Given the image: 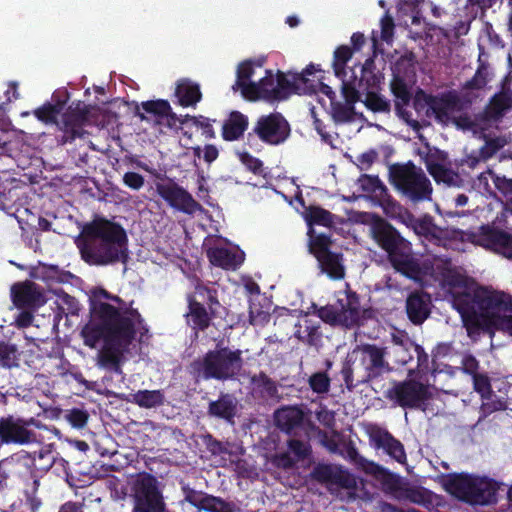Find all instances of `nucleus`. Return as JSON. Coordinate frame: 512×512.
Masks as SVG:
<instances>
[{
	"instance_id": "473e14b6",
	"label": "nucleus",
	"mask_w": 512,
	"mask_h": 512,
	"mask_svg": "<svg viewBox=\"0 0 512 512\" xmlns=\"http://www.w3.org/2000/svg\"><path fill=\"white\" fill-rule=\"evenodd\" d=\"M248 119L239 112H232L229 119L223 125V137L226 140L233 141L243 135L247 129Z\"/></svg>"
},
{
	"instance_id": "1a4fd4ad",
	"label": "nucleus",
	"mask_w": 512,
	"mask_h": 512,
	"mask_svg": "<svg viewBox=\"0 0 512 512\" xmlns=\"http://www.w3.org/2000/svg\"><path fill=\"white\" fill-rule=\"evenodd\" d=\"M242 364L241 351L223 348L207 353L201 363V370L206 379L226 380L237 375Z\"/></svg>"
},
{
	"instance_id": "c03bdc74",
	"label": "nucleus",
	"mask_w": 512,
	"mask_h": 512,
	"mask_svg": "<svg viewBox=\"0 0 512 512\" xmlns=\"http://www.w3.org/2000/svg\"><path fill=\"white\" fill-rule=\"evenodd\" d=\"M18 364V351L12 344L0 342V366L11 368Z\"/></svg>"
},
{
	"instance_id": "c9c22d12",
	"label": "nucleus",
	"mask_w": 512,
	"mask_h": 512,
	"mask_svg": "<svg viewBox=\"0 0 512 512\" xmlns=\"http://www.w3.org/2000/svg\"><path fill=\"white\" fill-rule=\"evenodd\" d=\"M322 470L325 476L332 478L335 483L345 489L353 490L357 487L356 477L341 467H324Z\"/></svg>"
},
{
	"instance_id": "0e129e2a",
	"label": "nucleus",
	"mask_w": 512,
	"mask_h": 512,
	"mask_svg": "<svg viewBox=\"0 0 512 512\" xmlns=\"http://www.w3.org/2000/svg\"><path fill=\"white\" fill-rule=\"evenodd\" d=\"M377 152L374 150H369L357 157V165L361 170H367L377 159Z\"/></svg>"
},
{
	"instance_id": "f704fd0d",
	"label": "nucleus",
	"mask_w": 512,
	"mask_h": 512,
	"mask_svg": "<svg viewBox=\"0 0 512 512\" xmlns=\"http://www.w3.org/2000/svg\"><path fill=\"white\" fill-rule=\"evenodd\" d=\"M358 187L362 192L378 199H383L387 195L386 186L377 176L362 175L357 181Z\"/></svg>"
},
{
	"instance_id": "680f3d73",
	"label": "nucleus",
	"mask_w": 512,
	"mask_h": 512,
	"mask_svg": "<svg viewBox=\"0 0 512 512\" xmlns=\"http://www.w3.org/2000/svg\"><path fill=\"white\" fill-rule=\"evenodd\" d=\"M123 182L133 190H139L144 185V178L138 173L127 172L123 176Z\"/></svg>"
},
{
	"instance_id": "09e8293b",
	"label": "nucleus",
	"mask_w": 512,
	"mask_h": 512,
	"mask_svg": "<svg viewBox=\"0 0 512 512\" xmlns=\"http://www.w3.org/2000/svg\"><path fill=\"white\" fill-rule=\"evenodd\" d=\"M61 111L60 105L44 104L34 111V115L44 123H53Z\"/></svg>"
},
{
	"instance_id": "7c9ffc66",
	"label": "nucleus",
	"mask_w": 512,
	"mask_h": 512,
	"mask_svg": "<svg viewBox=\"0 0 512 512\" xmlns=\"http://www.w3.org/2000/svg\"><path fill=\"white\" fill-rule=\"evenodd\" d=\"M274 417L277 426L288 432L301 424L303 411L296 406L283 407L275 412Z\"/></svg>"
},
{
	"instance_id": "cd10ccee",
	"label": "nucleus",
	"mask_w": 512,
	"mask_h": 512,
	"mask_svg": "<svg viewBox=\"0 0 512 512\" xmlns=\"http://www.w3.org/2000/svg\"><path fill=\"white\" fill-rule=\"evenodd\" d=\"M406 309L409 319L420 324L429 314V299L425 295L413 293L407 299Z\"/></svg>"
},
{
	"instance_id": "393cba45",
	"label": "nucleus",
	"mask_w": 512,
	"mask_h": 512,
	"mask_svg": "<svg viewBox=\"0 0 512 512\" xmlns=\"http://www.w3.org/2000/svg\"><path fill=\"white\" fill-rule=\"evenodd\" d=\"M361 353V361L368 372L369 377H376L389 370L388 363L384 360L386 349L379 348L375 345H363L359 348Z\"/></svg>"
},
{
	"instance_id": "c85d7f7f",
	"label": "nucleus",
	"mask_w": 512,
	"mask_h": 512,
	"mask_svg": "<svg viewBox=\"0 0 512 512\" xmlns=\"http://www.w3.org/2000/svg\"><path fill=\"white\" fill-rule=\"evenodd\" d=\"M237 404V400L234 396L223 394L218 400L210 402L208 412L214 417L231 421L236 415Z\"/></svg>"
},
{
	"instance_id": "a18cd8bd",
	"label": "nucleus",
	"mask_w": 512,
	"mask_h": 512,
	"mask_svg": "<svg viewBox=\"0 0 512 512\" xmlns=\"http://www.w3.org/2000/svg\"><path fill=\"white\" fill-rule=\"evenodd\" d=\"M497 175L491 170L481 173L474 181V187L483 194H494L493 186Z\"/></svg>"
},
{
	"instance_id": "2eb2a0df",
	"label": "nucleus",
	"mask_w": 512,
	"mask_h": 512,
	"mask_svg": "<svg viewBox=\"0 0 512 512\" xmlns=\"http://www.w3.org/2000/svg\"><path fill=\"white\" fill-rule=\"evenodd\" d=\"M33 418L26 420L13 415L0 418V447L4 444L27 445L36 441V434L29 429Z\"/></svg>"
},
{
	"instance_id": "20e7f679",
	"label": "nucleus",
	"mask_w": 512,
	"mask_h": 512,
	"mask_svg": "<svg viewBox=\"0 0 512 512\" xmlns=\"http://www.w3.org/2000/svg\"><path fill=\"white\" fill-rule=\"evenodd\" d=\"M370 234L373 239L388 253L389 260L393 267L408 277L418 279L421 275H431L444 284V277L440 273L443 265L438 267V261L452 263L446 259L436 257L433 259L430 268L422 270L420 264L411 255L409 243L399 236L397 231L384 220L377 218L370 226Z\"/></svg>"
},
{
	"instance_id": "dca6fc26",
	"label": "nucleus",
	"mask_w": 512,
	"mask_h": 512,
	"mask_svg": "<svg viewBox=\"0 0 512 512\" xmlns=\"http://www.w3.org/2000/svg\"><path fill=\"white\" fill-rule=\"evenodd\" d=\"M310 251L317 258L322 271L333 279L344 277V266L338 254L329 251L330 239L325 235L314 236L313 230L309 231Z\"/></svg>"
},
{
	"instance_id": "79ce46f5",
	"label": "nucleus",
	"mask_w": 512,
	"mask_h": 512,
	"mask_svg": "<svg viewBox=\"0 0 512 512\" xmlns=\"http://www.w3.org/2000/svg\"><path fill=\"white\" fill-rule=\"evenodd\" d=\"M38 466L42 470H49L58 460V454L54 451L52 444L45 445L37 452ZM61 463L64 462L62 458L59 459Z\"/></svg>"
},
{
	"instance_id": "7ed1b4c3",
	"label": "nucleus",
	"mask_w": 512,
	"mask_h": 512,
	"mask_svg": "<svg viewBox=\"0 0 512 512\" xmlns=\"http://www.w3.org/2000/svg\"><path fill=\"white\" fill-rule=\"evenodd\" d=\"M127 243V235L121 225L95 219L84 226L78 245L82 258L88 264L109 265L126 261Z\"/></svg>"
},
{
	"instance_id": "39448f33",
	"label": "nucleus",
	"mask_w": 512,
	"mask_h": 512,
	"mask_svg": "<svg viewBox=\"0 0 512 512\" xmlns=\"http://www.w3.org/2000/svg\"><path fill=\"white\" fill-rule=\"evenodd\" d=\"M445 490L470 505L496 503L499 484L488 478L469 474L450 475L443 481Z\"/></svg>"
},
{
	"instance_id": "bf43d9fd",
	"label": "nucleus",
	"mask_w": 512,
	"mask_h": 512,
	"mask_svg": "<svg viewBox=\"0 0 512 512\" xmlns=\"http://www.w3.org/2000/svg\"><path fill=\"white\" fill-rule=\"evenodd\" d=\"M381 25V39L387 43L392 41L394 32L393 19L388 15H385L380 22Z\"/></svg>"
},
{
	"instance_id": "9d476101",
	"label": "nucleus",
	"mask_w": 512,
	"mask_h": 512,
	"mask_svg": "<svg viewBox=\"0 0 512 512\" xmlns=\"http://www.w3.org/2000/svg\"><path fill=\"white\" fill-rule=\"evenodd\" d=\"M360 305L355 294L342 293L336 306H325L318 310V316L331 325L350 327L357 324L360 318Z\"/></svg>"
},
{
	"instance_id": "e2e57ef3",
	"label": "nucleus",
	"mask_w": 512,
	"mask_h": 512,
	"mask_svg": "<svg viewBox=\"0 0 512 512\" xmlns=\"http://www.w3.org/2000/svg\"><path fill=\"white\" fill-rule=\"evenodd\" d=\"M182 490L184 493V500L186 502L190 503L191 505L199 508L201 505L204 493L200 492V491H196L194 489H191L187 486H184L182 488Z\"/></svg>"
},
{
	"instance_id": "6e6552de",
	"label": "nucleus",
	"mask_w": 512,
	"mask_h": 512,
	"mask_svg": "<svg viewBox=\"0 0 512 512\" xmlns=\"http://www.w3.org/2000/svg\"><path fill=\"white\" fill-rule=\"evenodd\" d=\"M392 178L395 187L410 201L416 203L431 199L432 185L421 168L400 166L394 170Z\"/></svg>"
},
{
	"instance_id": "4be33fe9",
	"label": "nucleus",
	"mask_w": 512,
	"mask_h": 512,
	"mask_svg": "<svg viewBox=\"0 0 512 512\" xmlns=\"http://www.w3.org/2000/svg\"><path fill=\"white\" fill-rule=\"evenodd\" d=\"M426 167L437 183H443L449 187H460L461 177L449 169L445 164L444 155L438 151L427 155L425 158Z\"/></svg>"
},
{
	"instance_id": "69168bd1",
	"label": "nucleus",
	"mask_w": 512,
	"mask_h": 512,
	"mask_svg": "<svg viewBox=\"0 0 512 512\" xmlns=\"http://www.w3.org/2000/svg\"><path fill=\"white\" fill-rule=\"evenodd\" d=\"M487 73L482 70H478L470 81H468L465 85L468 89H482L487 84Z\"/></svg>"
},
{
	"instance_id": "338daca9",
	"label": "nucleus",
	"mask_w": 512,
	"mask_h": 512,
	"mask_svg": "<svg viewBox=\"0 0 512 512\" xmlns=\"http://www.w3.org/2000/svg\"><path fill=\"white\" fill-rule=\"evenodd\" d=\"M191 120H192L194 126L196 127V129L200 130L201 133L206 138L213 137V135H214L213 128H212V125L210 124V122L207 119H205L203 117H200V118L193 117Z\"/></svg>"
},
{
	"instance_id": "a211bd4d",
	"label": "nucleus",
	"mask_w": 512,
	"mask_h": 512,
	"mask_svg": "<svg viewBox=\"0 0 512 512\" xmlns=\"http://www.w3.org/2000/svg\"><path fill=\"white\" fill-rule=\"evenodd\" d=\"M365 433L373 447L382 449L399 463L406 461V453L402 443L395 439L386 429L376 424H367L365 426Z\"/></svg>"
},
{
	"instance_id": "f257e3e1",
	"label": "nucleus",
	"mask_w": 512,
	"mask_h": 512,
	"mask_svg": "<svg viewBox=\"0 0 512 512\" xmlns=\"http://www.w3.org/2000/svg\"><path fill=\"white\" fill-rule=\"evenodd\" d=\"M141 316L136 309L126 304L118 296L98 288L92 291L90 303V320L82 328L84 344L96 349L100 340L103 347L97 353L100 367L111 368L120 372L119 363L127 350Z\"/></svg>"
},
{
	"instance_id": "4d7b16f0",
	"label": "nucleus",
	"mask_w": 512,
	"mask_h": 512,
	"mask_svg": "<svg viewBox=\"0 0 512 512\" xmlns=\"http://www.w3.org/2000/svg\"><path fill=\"white\" fill-rule=\"evenodd\" d=\"M69 423L75 428H82L86 425L88 414L80 409H72L66 415Z\"/></svg>"
},
{
	"instance_id": "37998d69",
	"label": "nucleus",
	"mask_w": 512,
	"mask_h": 512,
	"mask_svg": "<svg viewBox=\"0 0 512 512\" xmlns=\"http://www.w3.org/2000/svg\"><path fill=\"white\" fill-rule=\"evenodd\" d=\"M295 336L310 345H316L320 339L318 328L314 325H310L308 319H304L303 323L299 324V327L295 332Z\"/></svg>"
},
{
	"instance_id": "2f4dec72",
	"label": "nucleus",
	"mask_w": 512,
	"mask_h": 512,
	"mask_svg": "<svg viewBox=\"0 0 512 512\" xmlns=\"http://www.w3.org/2000/svg\"><path fill=\"white\" fill-rule=\"evenodd\" d=\"M347 458L366 474L381 480L386 477V470L380 465L361 456L354 447L347 450Z\"/></svg>"
},
{
	"instance_id": "4c0bfd02",
	"label": "nucleus",
	"mask_w": 512,
	"mask_h": 512,
	"mask_svg": "<svg viewBox=\"0 0 512 512\" xmlns=\"http://www.w3.org/2000/svg\"><path fill=\"white\" fill-rule=\"evenodd\" d=\"M391 89L395 96L396 110L401 116L404 117L405 112L403 108L409 103L411 99V92L409 91L406 83L400 78H395L392 81Z\"/></svg>"
},
{
	"instance_id": "ea45409f",
	"label": "nucleus",
	"mask_w": 512,
	"mask_h": 512,
	"mask_svg": "<svg viewBox=\"0 0 512 512\" xmlns=\"http://www.w3.org/2000/svg\"><path fill=\"white\" fill-rule=\"evenodd\" d=\"M512 107V98L507 94L496 95L488 107V115L491 118H499Z\"/></svg>"
},
{
	"instance_id": "13d9d810",
	"label": "nucleus",
	"mask_w": 512,
	"mask_h": 512,
	"mask_svg": "<svg viewBox=\"0 0 512 512\" xmlns=\"http://www.w3.org/2000/svg\"><path fill=\"white\" fill-rule=\"evenodd\" d=\"M474 388L482 397H488L491 393V386L488 378L482 374L473 376Z\"/></svg>"
},
{
	"instance_id": "423d86ee",
	"label": "nucleus",
	"mask_w": 512,
	"mask_h": 512,
	"mask_svg": "<svg viewBox=\"0 0 512 512\" xmlns=\"http://www.w3.org/2000/svg\"><path fill=\"white\" fill-rule=\"evenodd\" d=\"M131 502V512H167L159 481L151 474L132 475L126 487Z\"/></svg>"
},
{
	"instance_id": "8fccbe9b",
	"label": "nucleus",
	"mask_w": 512,
	"mask_h": 512,
	"mask_svg": "<svg viewBox=\"0 0 512 512\" xmlns=\"http://www.w3.org/2000/svg\"><path fill=\"white\" fill-rule=\"evenodd\" d=\"M309 385L315 393H327L330 388V378L324 372H317L310 376Z\"/></svg>"
},
{
	"instance_id": "052dcab7",
	"label": "nucleus",
	"mask_w": 512,
	"mask_h": 512,
	"mask_svg": "<svg viewBox=\"0 0 512 512\" xmlns=\"http://www.w3.org/2000/svg\"><path fill=\"white\" fill-rule=\"evenodd\" d=\"M317 420L328 428H333L335 425V413L331 410H328L326 407H320L318 411H316Z\"/></svg>"
},
{
	"instance_id": "72a5a7b5",
	"label": "nucleus",
	"mask_w": 512,
	"mask_h": 512,
	"mask_svg": "<svg viewBox=\"0 0 512 512\" xmlns=\"http://www.w3.org/2000/svg\"><path fill=\"white\" fill-rule=\"evenodd\" d=\"M165 396L161 390H139L130 395L129 401L139 407L150 409L164 403Z\"/></svg>"
},
{
	"instance_id": "c756f323",
	"label": "nucleus",
	"mask_w": 512,
	"mask_h": 512,
	"mask_svg": "<svg viewBox=\"0 0 512 512\" xmlns=\"http://www.w3.org/2000/svg\"><path fill=\"white\" fill-rule=\"evenodd\" d=\"M175 95L179 104L185 107L196 105L202 97L199 85L188 79L178 82Z\"/></svg>"
},
{
	"instance_id": "49530a36",
	"label": "nucleus",
	"mask_w": 512,
	"mask_h": 512,
	"mask_svg": "<svg viewBox=\"0 0 512 512\" xmlns=\"http://www.w3.org/2000/svg\"><path fill=\"white\" fill-rule=\"evenodd\" d=\"M309 223L328 227L332 224V215L327 210L319 207H311L307 214Z\"/></svg>"
},
{
	"instance_id": "6e6d98bb",
	"label": "nucleus",
	"mask_w": 512,
	"mask_h": 512,
	"mask_svg": "<svg viewBox=\"0 0 512 512\" xmlns=\"http://www.w3.org/2000/svg\"><path fill=\"white\" fill-rule=\"evenodd\" d=\"M288 450L292 454L293 458L296 459V462L302 459H305L310 452L309 446L307 443L293 439L288 443Z\"/></svg>"
},
{
	"instance_id": "864d4df0",
	"label": "nucleus",
	"mask_w": 512,
	"mask_h": 512,
	"mask_svg": "<svg viewBox=\"0 0 512 512\" xmlns=\"http://www.w3.org/2000/svg\"><path fill=\"white\" fill-rule=\"evenodd\" d=\"M190 300H194L195 302H200L202 305L204 303H209L211 305L213 303H218L215 296L213 295V293L201 284H197L195 286L194 293L188 297L189 303H190Z\"/></svg>"
},
{
	"instance_id": "9b49d317",
	"label": "nucleus",
	"mask_w": 512,
	"mask_h": 512,
	"mask_svg": "<svg viewBox=\"0 0 512 512\" xmlns=\"http://www.w3.org/2000/svg\"><path fill=\"white\" fill-rule=\"evenodd\" d=\"M413 231L437 245L444 246L452 250H464V233L453 228H441L437 226L431 216L425 215L416 220Z\"/></svg>"
},
{
	"instance_id": "aec40b11",
	"label": "nucleus",
	"mask_w": 512,
	"mask_h": 512,
	"mask_svg": "<svg viewBox=\"0 0 512 512\" xmlns=\"http://www.w3.org/2000/svg\"><path fill=\"white\" fill-rule=\"evenodd\" d=\"M156 191L170 206L185 213L192 214L199 209L192 196L172 181L156 183Z\"/></svg>"
},
{
	"instance_id": "a878e982",
	"label": "nucleus",
	"mask_w": 512,
	"mask_h": 512,
	"mask_svg": "<svg viewBox=\"0 0 512 512\" xmlns=\"http://www.w3.org/2000/svg\"><path fill=\"white\" fill-rule=\"evenodd\" d=\"M263 73L261 64L245 61L238 66L237 80L233 88H239L243 97L248 99V93L255 90V85Z\"/></svg>"
},
{
	"instance_id": "de8ad7c7",
	"label": "nucleus",
	"mask_w": 512,
	"mask_h": 512,
	"mask_svg": "<svg viewBox=\"0 0 512 512\" xmlns=\"http://www.w3.org/2000/svg\"><path fill=\"white\" fill-rule=\"evenodd\" d=\"M199 509L207 512H226L228 506L221 498L204 493Z\"/></svg>"
},
{
	"instance_id": "6ab92c4d",
	"label": "nucleus",
	"mask_w": 512,
	"mask_h": 512,
	"mask_svg": "<svg viewBox=\"0 0 512 512\" xmlns=\"http://www.w3.org/2000/svg\"><path fill=\"white\" fill-rule=\"evenodd\" d=\"M361 81L344 80L342 84V96L345 103L333 102L332 103V116L336 122H350L355 119L357 113L353 109V104L361 98Z\"/></svg>"
},
{
	"instance_id": "b1692460",
	"label": "nucleus",
	"mask_w": 512,
	"mask_h": 512,
	"mask_svg": "<svg viewBox=\"0 0 512 512\" xmlns=\"http://www.w3.org/2000/svg\"><path fill=\"white\" fill-rule=\"evenodd\" d=\"M475 242L487 249L502 253L512 259V237L498 230L483 227Z\"/></svg>"
},
{
	"instance_id": "a19ab883",
	"label": "nucleus",
	"mask_w": 512,
	"mask_h": 512,
	"mask_svg": "<svg viewBox=\"0 0 512 512\" xmlns=\"http://www.w3.org/2000/svg\"><path fill=\"white\" fill-rule=\"evenodd\" d=\"M253 392L264 398H272L277 393V388L268 377L260 375L252 380Z\"/></svg>"
},
{
	"instance_id": "0eeeda50",
	"label": "nucleus",
	"mask_w": 512,
	"mask_h": 512,
	"mask_svg": "<svg viewBox=\"0 0 512 512\" xmlns=\"http://www.w3.org/2000/svg\"><path fill=\"white\" fill-rule=\"evenodd\" d=\"M314 66L306 68L299 74L284 75L279 74L276 77L267 70L259 77L251 93H248V100L258 99L281 100L285 99L290 93H298L300 85L308 81L307 76L312 74Z\"/></svg>"
},
{
	"instance_id": "4468645a",
	"label": "nucleus",
	"mask_w": 512,
	"mask_h": 512,
	"mask_svg": "<svg viewBox=\"0 0 512 512\" xmlns=\"http://www.w3.org/2000/svg\"><path fill=\"white\" fill-rule=\"evenodd\" d=\"M424 101L427 106V116L434 117L438 123L443 125L456 123L463 128H471V122L468 119L457 120L456 114L460 107L456 95L449 93L441 97L424 96Z\"/></svg>"
},
{
	"instance_id": "ddd939ff",
	"label": "nucleus",
	"mask_w": 512,
	"mask_h": 512,
	"mask_svg": "<svg viewBox=\"0 0 512 512\" xmlns=\"http://www.w3.org/2000/svg\"><path fill=\"white\" fill-rule=\"evenodd\" d=\"M431 395V387L413 379L395 383L385 394L386 398L404 408H419Z\"/></svg>"
},
{
	"instance_id": "5701e85b",
	"label": "nucleus",
	"mask_w": 512,
	"mask_h": 512,
	"mask_svg": "<svg viewBox=\"0 0 512 512\" xmlns=\"http://www.w3.org/2000/svg\"><path fill=\"white\" fill-rule=\"evenodd\" d=\"M207 257L212 265L227 270H235L244 261V253L237 247L214 244L207 249Z\"/></svg>"
},
{
	"instance_id": "603ef678",
	"label": "nucleus",
	"mask_w": 512,
	"mask_h": 512,
	"mask_svg": "<svg viewBox=\"0 0 512 512\" xmlns=\"http://www.w3.org/2000/svg\"><path fill=\"white\" fill-rule=\"evenodd\" d=\"M362 102L367 108L376 112L387 111L389 108L387 101L374 92H368Z\"/></svg>"
},
{
	"instance_id": "3c124183",
	"label": "nucleus",
	"mask_w": 512,
	"mask_h": 512,
	"mask_svg": "<svg viewBox=\"0 0 512 512\" xmlns=\"http://www.w3.org/2000/svg\"><path fill=\"white\" fill-rule=\"evenodd\" d=\"M494 187L506 198V210L512 209V180L497 175Z\"/></svg>"
},
{
	"instance_id": "f03ea898",
	"label": "nucleus",
	"mask_w": 512,
	"mask_h": 512,
	"mask_svg": "<svg viewBox=\"0 0 512 512\" xmlns=\"http://www.w3.org/2000/svg\"><path fill=\"white\" fill-rule=\"evenodd\" d=\"M440 273L452 296L453 307L460 313L468 333L481 324L508 331L512 326V296L489 288L477 287L459 269L443 261Z\"/></svg>"
},
{
	"instance_id": "774afa93",
	"label": "nucleus",
	"mask_w": 512,
	"mask_h": 512,
	"mask_svg": "<svg viewBox=\"0 0 512 512\" xmlns=\"http://www.w3.org/2000/svg\"><path fill=\"white\" fill-rule=\"evenodd\" d=\"M274 463L278 467L286 469L291 468L296 463V459L293 458L292 454L288 450L287 452L276 455L274 458Z\"/></svg>"
},
{
	"instance_id": "f8f14e48",
	"label": "nucleus",
	"mask_w": 512,
	"mask_h": 512,
	"mask_svg": "<svg viewBox=\"0 0 512 512\" xmlns=\"http://www.w3.org/2000/svg\"><path fill=\"white\" fill-rule=\"evenodd\" d=\"M381 480L384 481L385 490L396 500L410 501L428 509L438 504L437 496L425 488L411 486L387 472Z\"/></svg>"
},
{
	"instance_id": "e433bc0d",
	"label": "nucleus",
	"mask_w": 512,
	"mask_h": 512,
	"mask_svg": "<svg viewBox=\"0 0 512 512\" xmlns=\"http://www.w3.org/2000/svg\"><path fill=\"white\" fill-rule=\"evenodd\" d=\"M187 323L195 329H204L209 324V316L200 302L190 300L189 312L186 314Z\"/></svg>"
},
{
	"instance_id": "412c9836",
	"label": "nucleus",
	"mask_w": 512,
	"mask_h": 512,
	"mask_svg": "<svg viewBox=\"0 0 512 512\" xmlns=\"http://www.w3.org/2000/svg\"><path fill=\"white\" fill-rule=\"evenodd\" d=\"M386 351L400 365L409 363L413 359L414 353L420 359L423 352L421 347L416 345L403 331H397L392 334V346L387 347Z\"/></svg>"
},
{
	"instance_id": "5fc2aeb1",
	"label": "nucleus",
	"mask_w": 512,
	"mask_h": 512,
	"mask_svg": "<svg viewBox=\"0 0 512 512\" xmlns=\"http://www.w3.org/2000/svg\"><path fill=\"white\" fill-rule=\"evenodd\" d=\"M142 108L147 113L154 114L156 116H166L170 112V105L167 101H148L142 103Z\"/></svg>"
},
{
	"instance_id": "f3484780",
	"label": "nucleus",
	"mask_w": 512,
	"mask_h": 512,
	"mask_svg": "<svg viewBox=\"0 0 512 512\" xmlns=\"http://www.w3.org/2000/svg\"><path fill=\"white\" fill-rule=\"evenodd\" d=\"M253 130L263 142L270 145H279L290 135V125L279 113L261 116Z\"/></svg>"
},
{
	"instance_id": "bb28decb",
	"label": "nucleus",
	"mask_w": 512,
	"mask_h": 512,
	"mask_svg": "<svg viewBox=\"0 0 512 512\" xmlns=\"http://www.w3.org/2000/svg\"><path fill=\"white\" fill-rule=\"evenodd\" d=\"M13 302L18 307H38L44 303V298L36 285L31 282L15 284L12 287Z\"/></svg>"
},
{
	"instance_id": "58836bf2",
	"label": "nucleus",
	"mask_w": 512,
	"mask_h": 512,
	"mask_svg": "<svg viewBox=\"0 0 512 512\" xmlns=\"http://www.w3.org/2000/svg\"><path fill=\"white\" fill-rule=\"evenodd\" d=\"M352 54V50L345 45L338 47L334 52L333 69L335 75L342 80V84H344V80H349L346 63L351 59Z\"/></svg>"
}]
</instances>
